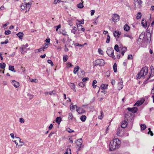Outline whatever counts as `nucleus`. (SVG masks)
<instances>
[{
  "label": "nucleus",
  "mask_w": 154,
  "mask_h": 154,
  "mask_svg": "<svg viewBox=\"0 0 154 154\" xmlns=\"http://www.w3.org/2000/svg\"><path fill=\"white\" fill-rule=\"evenodd\" d=\"M121 144L120 140L118 139H115L110 142L109 145V149L110 151L114 150L118 148L119 145Z\"/></svg>",
  "instance_id": "nucleus-1"
},
{
  "label": "nucleus",
  "mask_w": 154,
  "mask_h": 154,
  "mask_svg": "<svg viewBox=\"0 0 154 154\" xmlns=\"http://www.w3.org/2000/svg\"><path fill=\"white\" fill-rule=\"evenodd\" d=\"M148 68L147 67L145 66L143 68L140 72L138 73L136 76L137 79H139L142 77L144 78L145 76L148 73Z\"/></svg>",
  "instance_id": "nucleus-2"
},
{
  "label": "nucleus",
  "mask_w": 154,
  "mask_h": 154,
  "mask_svg": "<svg viewBox=\"0 0 154 154\" xmlns=\"http://www.w3.org/2000/svg\"><path fill=\"white\" fill-rule=\"evenodd\" d=\"M105 63L104 60L103 59H97L94 62L93 66H95L98 65L103 66H104Z\"/></svg>",
  "instance_id": "nucleus-3"
},
{
  "label": "nucleus",
  "mask_w": 154,
  "mask_h": 154,
  "mask_svg": "<svg viewBox=\"0 0 154 154\" xmlns=\"http://www.w3.org/2000/svg\"><path fill=\"white\" fill-rule=\"evenodd\" d=\"M133 114L130 112H128L125 115V120L127 121L128 122H131L130 121L132 120L133 118Z\"/></svg>",
  "instance_id": "nucleus-4"
},
{
  "label": "nucleus",
  "mask_w": 154,
  "mask_h": 154,
  "mask_svg": "<svg viewBox=\"0 0 154 154\" xmlns=\"http://www.w3.org/2000/svg\"><path fill=\"white\" fill-rule=\"evenodd\" d=\"M106 53L110 57H112L113 58H114V57L115 59V58L114 55V50L112 48L108 47L106 51Z\"/></svg>",
  "instance_id": "nucleus-5"
},
{
  "label": "nucleus",
  "mask_w": 154,
  "mask_h": 154,
  "mask_svg": "<svg viewBox=\"0 0 154 154\" xmlns=\"http://www.w3.org/2000/svg\"><path fill=\"white\" fill-rule=\"evenodd\" d=\"M127 109L132 114L136 112L137 111V108L135 107L133 108L128 107Z\"/></svg>",
  "instance_id": "nucleus-6"
},
{
  "label": "nucleus",
  "mask_w": 154,
  "mask_h": 154,
  "mask_svg": "<svg viewBox=\"0 0 154 154\" xmlns=\"http://www.w3.org/2000/svg\"><path fill=\"white\" fill-rule=\"evenodd\" d=\"M119 16L116 14H114L112 17V20L114 22H116L119 21Z\"/></svg>",
  "instance_id": "nucleus-7"
},
{
  "label": "nucleus",
  "mask_w": 154,
  "mask_h": 154,
  "mask_svg": "<svg viewBox=\"0 0 154 154\" xmlns=\"http://www.w3.org/2000/svg\"><path fill=\"white\" fill-rule=\"evenodd\" d=\"M144 101L145 99L144 98H142L140 100L137 101L134 106L136 105L137 106H139L142 105L144 102Z\"/></svg>",
  "instance_id": "nucleus-8"
},
{
  "label": "nucleus",
  "mask_w": 154,
  "mask_h": 154,
  "mask_svg": "<svg viewBox=\"0 0 154 154\" xmlns=\"http://www.w3.org/2000/svg\"><path fill=\"white\" fill-rule=\"evenodd\" d=\"M75 142L77 146H80V147L79 149L81 147V146L82 145V139L80 138L78 139L77 140H76V141Z\"/></svg>",
  "instance_id": "nucleus-9"
},
{
  "label": "nucleus",
  "mask_w": 154,
  "mask_h": 154,
  "mask_svg": "<svg viewBox=\"0 0 154 154\" xmlns=\"http://www.w3.org/2000/svg\"><path fill=\"white\" fill-rule=\"evenodd\" d=\"M128 122L125 120L122 121V123L121 127L122 128H126L128 125Z\"/></svg>",
  "instance_id": "nucleus-10"
},
{
  "label": "nucleus",
  "mask_w": 154,
  "mask_h": 154,
  "mask_svg": "<svg viewBox=\"0 0 154 154\" xmlns=\"http://www.w3.org/2000/svg\"><path fill=\"white\" fill-rule=\"evenodd\" d=\"M76 111L79 114H82L85 112V110L80 107L78 108V109H76Z\"/></svg>",
  "instance_id": "nucleus-11"
},
{
  "label": "nucleus",
  "mask_w": 154,
  "mask_h": 154,
  "mask_svg": "<svg viewBox=\"0 0 154 154\" xmlns=\"http://www.w3.org/2000/svg\"><path fill=\"white\" fill-rule=\"evenodd\" d=\"M153 67L152 66H150V68L151 71V72H149V77L148 78H147L146 79V80L144 82V83L146 81H148L149 79V78H150V77H153L154 76L153 74H152Z\"/></svg>",
  "instance_id": "nucleus-12"
},
{
  "label": "nucleus",
  "mask_w": 154,
  "mask_h": 154,
  "mask_svg": "<svg viewBox=\"0 0 154 154\" xmlns=\"http://www.w3.org/2000/svg\"><path fill=\"white\" fill-rule=\"evenodd\" d=\"M122 130V128L120 127H118L117 129L116 134L118 136L121 135V132Z\"/></svg>",
  "instance_id": "nucleus-13"
},
{
  "label": "nucleus",
  "mask_w": 154,
  "mask_h": 154,
  "mask_svg": "<svg viewBox=\"0 0 154 154\" xmlns=\"http://www.w3.org/2000/svg\"><path fill=\"white\" fill-rule=\"evenodd\" d=\"M12 84L16 88L19 87L20 86L19 82L15 80L12 81Z\"/></svg>",
  "instance_id": "nucleus-14"
},
{
  "label": "nucleus",
  "mask_w": 154,
  "mask_h": 154,
  "mask_svg": "<svg viewBox=\"0 0 154 154\" xmlns=\"http://www.w3.org/2000/svg\"><path fill=\"white\" fill-rule=\"evenodd\" d=\"M121 32L119 31H115L113 32L114 35L115 37L118 36V38H119V36L121 34Z\"/></svg>",
  "instance_id": "nucleus-15"
},
{
  "label": "nucleus",
  "mask_w": 154,
  "mask_h": 154,
  "mask_svg": "<svg viewBox=\"0 0 154 154\" xmlns=\"http://www.w3.org/2000/svg\"><path fill=\"white\" fill-rule=\"evenodd\" d=\"M17 35L20 39L22 40L23 39V37L24 35V34L23 32H20L17 33Z\"/></svg>",
  "instance_id": "nucleus-16"
},
{
  "label": "nucleus",
  "mask_w": 154,
  "mask_h": 154,
  "mask_svg": "<svg viewBox=\"0 0 154 154\" xmlns=\"http://www.w3.org/2000/svg\"><path fill=\"white\" fill-rule=\"evenodd\" d=\"M130 29V27L127 24H125L124 26V29L125 31H128Z\"/></svg>",
  "instance_id": "nucleus-17"
},
{
  "label": "nucleus",
  "mask_w": 154,
  "mask_h": 154,
  "mask_svg": "<svg viewBox=\"0 0 154 154\" xmlns=\"http://www.w3.org/2000/svg\"><path fill=\"white\" fill-rule=\"evenodd\" d=\"M146 36H147V42L149 41V42H150L152 39L151 38V34L150 33V32H149L146 35Z\"/></svg>",
  "instance_id": "nucleus-18"
},
{
  "label": "nucleus",
  "mask_w": 154,
  "mask_h": 154,
  "mask_svg": "<svg viewBox=\"0 0 154 154\" xmlns=\"http://www.w3.org/2000/svg\"><path fill=\"white\" fill-rule=\"evenodd\" d=\"M108 85H105L104 84H102L100 85V88L102 90H105L107 88Z\"/></svg>",
  "instance_id": "nucleus-19"
},
{
  "label": "nucleus",
  "mask_w": 154,
  "mask_h": 154,
  "mask_svg": "<svg viewBox=\"0 0 154 154\" xmlns=\"http://www.w3.org/2000/svg\"><path fill=\"white\" fill-rule=\"evenodd\" d=\"M61 121L62 119L60 117H57L56 119V121L58 124H60Z\"/></svg>",
  "instance_id": "nucleus-20"
},
{
  "label": "nucleus",
  "mask_w": 154,
  "mask_h": 154,
  "mask_svg": "<svg viewBox=\"0 0 154 154\" xmlns=\"http://www.w3.org/2000/svg\"><path fill=\"white\" fill-rule=\"evenodd\" d=\"M86 119V117L85 115H82L80 117L81 120L83 122H84L85 121Z\"/></svg>",
  "instance_id": "nucleus-21"
},
{
  "label": "nucleus",
  "mask_w": 154,
  "mask_h": 154,
  "mask_svg": "<svg viewBox=\"0 0 154 154\" xmlns=\"http://www.w3.org/2000/svg\"><path fill=\"white\" fill-rule=\"evenodd\" d=\"M6 66V64L5 63H0V68L2 69H4Z\"/></svg>",
  "instance_id": "nucleus-22"
},
{
  "label": "nucleus",
  "mask_w": 154,
  "mask_h": 154,
  "mask_svg": "<svg viewBox=\"0 0 154 154\" xmlns=\"http://www.w3.org/2000/svg\"><path fill=\"white\" fill-rule=\"evenodd\" d=\"M68 56L66 55H64L63 56V60L64 62L67 61L68 59Z\"/></svg>",
  "instance_id": "nucleus-23"
},
{
  "label": "nucleus",
  "mask_w": 154,
  "mask_h": 154,
  "mask_svg": "<svg viewBox=\"0 0 154 154\" xmlns=\"http://www.w3.org/2000/svg\"><path fill=\"white\" fill-rule=\"evenodd\" d=\"M127 50V48L126 47H123L122 48V56H123L124 54V53Z\"/></svg>",
  "instance_id": "nucleus-24"
},
{
  "label": "nucleus",
  "mask_w": 154,
  "mask_h": 154,
  "mask_svg": "<svg viewBox=\"0 0 154 154\" xmlns=\"http://www.w3.org/2000/svg\"><path fill=\"white\" fill-rule=\"evenodd\" d=\"M9 70L13 72H16V71L14 69V66L10 65L9 67Z\"/></svg>",
  "instance_id": "nucleus-25"
},
{
  "label": "nucleus",
  "mask_w": 154,
  "mask_h": 154,
  "mask_svg": "<svg viewBox=\"0 0 154 154\" xmlns=\"http://www.w3.org/2000/svg\"><path fill=\"white\" fill-rule=\"evenodd\" d=\"M123 82H120L119 83L118 87L119 88V90L121 89L123 87Z\"/></svg>",
  "instance_id": "nucleus-26"
},
{
  "label": "nucleus",
  "mask_w": 154,
  "mask_h": 154,
  "mask_svg": "<svg viewBox=\"0 0 154 154\" xmlns=\"http://www.w3.org/2000/svg\"><path fill=\"white\" fill-rule=\"evenodd\" d=\"M79 69V66H77L76 67H75L74 68V70L73 71V72L74 74H75L78 71Z\"/></svg>",
  "instance_id": "nucleus-27"
},
{
  "label": "nucleus",
  "mask_w": 154,
  "mask_h": 154,
  "mask_svg": "<svg viewBox=\"0 0 154 154\" xmlns=\"http://www.w3.org/2000/svg\"><path fill=\"white\" fill-rule=\"evenodd\" d=\"M143 26L144 27H146L147 26V24L146 21H144L143 20H142L141 22Z\"/></svg>",
  "instance_id": "nucleus-28"
},
{
  "label": "nucleus",
  "mask_w": 154,
  "mask_h": 154,
  "mask_svg": "<svg viewBox=\"0 0 154 154\" xmlns=\"http://www.w3.org/2000/svg\"><path fill=\"white\" fill-rule=\"evenodd\" d=\"M137 15L136 17L137 19L138 20L140 19L142 16L141 12H138Z\"/></svg>",
  "instance_id": "nucleus-29"
},
{
  "label": "nucleus",
  "mask_w": 154,
  "mask_h": 154,
  "mask_svg": "<svg viewBox=\"0 0 154 154\" xmlns=\"http://www.w3.org/2000/svg\"><path fill=\"white\" fill-rule=\"evenodd\" d=\"M73 118V115L71 113H69V116H68V120L69 121H70L72 120Z\"/></svg>",
  "instance_id": "nucleus-30"
},
{
  "label": "nucleus",
  "mask_w": 154,
  "mask_h": 154,
  "mask_svg": "<svg viewBox=\"0 0 154 154\" xmlns=\"http://www.w3.org/2000/svg\"><path fill=\"white\" fill-rule=\"evenodd\" d=\"M77 7L79 8H82L84 7V6L82 3H80L77 5Z\"/></svg>",
  "instance_id": "nucleus-31"
},
{
  "label": "nucleus",
  "mask_w": 154,
  "mask_h": 154,
  "mask_svg": "<svg viewBox=\"0 0 154 154\" xmlns=\"http://www.w3.org/2000/svg\"><path fill=\"white\" fill-rule=\"evenodd\" d=\"M114 49L117 52H119V47L117 45H116L114 47Z\"/></svg>",
  "instance_id": "nucleus-32"
},
{
  "label": "nucleus",
  "mask_w": 154,
  "mask_h": 154,
  "mask_svg": "<svg viewBox=\"0 0 154 154\" xmlns=\"http://www.w3.org/2000/svg\"><path fill=\"white\" fill-rule=\"evenodd\" d=\"M141 130H144L146 128V126L145 124H141L140 125Z\"/></svg>",
  "instance_id": "nucleus-33"
},
{
  "label": "nucleus",
  "mask_w": 154,
  "mask_h": 154,
  "mask_svg": "<svg viewBox=\"0 0 154 154\" xmlns=\"http://www.w3.org/2000/svg\"><path fill=\"white\" fill-rule=\"evenodd\" d=\"M113 70L114 72H117V64L116 63H115L113 66Z\"/></svg>",
  "instance_id": "nucleus-34"
},
{
  "label": "nucleus",
  "mask_w": 154,
  "mask_h": 154,
  "mask_svg": "<svg viewBox=\"0 0 154 154\" xmlns=\"http://www.w3.org/2000/svg\"><path fill=\"white\" fill-rule=\"evenodd\" d=\"M66 151L64 154H71V150L70 148L67 149Z\"/></svg>",
  "instance_id": "nucleus-35"
},
{
  "label": "nucleus",
  "mask_w": 154,
  "mask_h": 154,
  "mask_svg": "<svg viewBox=\"0 0 154 154\" xmlns=\"http://www.w3.org/2000/svg\"><path fill=\"white\" fill-rule=\"evenodd\" d=\"M110 37L109 35H107L106 40V42L107 43H109L110 40Z\"/></svg>",
  "instance_id": "nucleus-36"
},
{
  "label": "nucleus",
  "mask_w": 154,
  "mask_h": 154,
  "mask_svg": "<svg viewBox=\"0 0 154 154\" xmlns=\"http://www.w3.org/2000/svg\"><path fill=\"white\" fill-rule=\"evenodd\" d=\"M124 36L128 37L131 39L133 38V37L131 35L127 34H124Z\"/></svg>",
  "instance_id": "nucleus-37"
},
{
  "label": "nucleus",
  "mask_w": 154,
  "mask_h": 154,
  "mask_svg": "<svg viewBox=\"0 0 154 154\" xmlns=\"http://www.w3.org/2000/svg\"><path fill=\"white\" fill-rule=\"evenodd\" d=\"M75 106L76 107V108L77 107V106H76V105H73L72 106H71V105L70 106V110H71L72 111H73L75 109Z\"/></svg>",
  "instance_id": "nucleus-38"
},
{
  "label": "nucleus",
  "mask_w": 154,
  "mask_h": 154,
  "mask_svg": "<svg viewBox=\"0 0 154 154\" xmlns=\"http://www.w3.org/2000/svg\"><path fill=\"white\" fill-rule=\"evenodd\" d=\"M71 88L73 89V90L75 91H76L75 89V85L74 84L71 83Z\"/></svg>",
  "instance_id": "nucleus-39"
},
{
  "label": "nucleus",
  "mask_w": 154,
  "mask_h": 154,
  "mask_svg": "<svg viewBox=\"0 0 154 154\" xmlns=\"http://www.w3.org/2000/svg\"><path fill=\"white\" fill-rule=\"evenodd\" d=\"M56 94V92L55 91L53 90L51 91H50L49 92V94L51 95H55Z\"/></svg>",
  "instance_id": "nucleus-40"
},
{
  "label": "nucleus",
  "mask_w": 154,
  "mask_h": 154,
  "mask_svg": "<svg viewBox=\"0 0 154 154\" xmlns=\"http://www.w3.org/2000/svg\"><path fill=\"white\" fill-rule=\"evenodd\" d=\"M77 21L79 22V23H80V24H84V20L82 19L80 21L78 20H77Z\"/></svg>",
  "instance_id": "nucleus-41"
},
{
  "label": "nucleus",
  "mask_w": 154,
  "mask_h": 154,
  "mask_svg": "<svg viewBox=\"0 0 154 154\" xmlns=\"http://www.w3.org/2000/svg\"><path fill=\"white\" fill-rule=\"evenodd\" d=\"M135 2H137L138 4L141 5V4H142V2L141 0H134Z\"/></svg>",
  "instance_id": "nucleus-42"
},
{
  "label": "nucleus",
  "mask_w": 154,
  "mask_h": 154,
  "mask_svg": "<svg viewBox=\"0 0 154 154\" xmlns=\"http://www.w3.org/2000/svg\"><path fill=\"white\" fill-rule=\"evenodd\" d=\"M79 85L80 86H81V87H83L84 85H85V83H83V82H80L79 84Z\"/></svg>",
  "instance_id": "nucleus-43"
},
{
  "label": "nucleus",
  "mask_w": 154,
  "mask_h": 154,
  "mask_svg": "<svg viewBox=\"0 0 154 154\" xmlns=\"http://www.w3.org/2000/svg\"><path fill=\"white\" fill-rule=\"evenodd\" d=\"M11 33V31L9 30H8L7 31H5V34L6 35H8Z\"/></svg>",
  "instance_id": "nucleus-44"
},
{
  "label": "nucleus",
  "mask_w": 154,
  "mask_h": 154,
  "mask_svg": "<svg viewBox=\"0 0 154 154\" xmlns=\"http://www.w3.org/2000/svg\"><path fill=\"white\" fill-rule=\"evenodd\" d=\"M47 62L48 63L50 64L52 66H53L54 64L51 60L49 59L48 60Z\"/></svg>",
  "instance_id": "nucleus-45"
},
{
  "label": "nucleus",
  "mask_w": 154,
  "mask_h": 154,
  "mask_svg": "<svg viewBox=\"0 0 154 154\" xmlns=\"http://www.w3.org/2000/svg\"><path fill=\"white\" fill-rule=\"evenodd\" d=\"M100 112H101V116H99L98 117V118L99 119H102V118H103V116H102L103 114V111H101Z\"/></svg>",
  "instance_id": "nucleus-46"
},
{
  "label": "nucleus",
  "mask_w": 154,
  "mask_h": 154,
  "mask_svg": "<svg viewBox=\"0 0 154 154\" xmlns=\"http://www.w3.org/2000/svg\"><path fill=\"white\" fill-rule=\"evenodd\" d=\"M15 137L16 138H17L18 140H19L20 143H22L23 144H24V143L23 141H21L20 138V137Z\"/></svg>",
  "instance_id": "nucleus-47"
},
{
  "label": "nucleus",
  "mask_w": 154,
  "mask_h": 154,
  "mask_svg": "<svg viewBox=\"0 0 154 154\" xmlns=\"http://www.w3.org/2000/svg\"><path fill=\"white\" fill-rule=\"evenodd\" d=\"M67 131H68V132L69 133H71L72 132H73L74 131L73 130H72L71 129L69 128H68L67 129Z\"/></svg>",
  "instance_id": "nucleus-48"
},
{
  "label": "nucleus",
  "mask_w": 154,
  "mask_h": 154,
  "mask_svg": "<svg viewBox=\"0 0 154 154\" xmlns=\"http://www.w3.org/2000/svg\"><path fill=\"white\" fill-rule=\"evenodd\" d=\"M8 42V39H7L5 42H1V44H6Z\"/></svg>",
  "instance_id": "nucleus-49"
},
{
  "label": "nucleus",
  "mask_w": 154,
  "mask_h": 154,
  "mask_svg": "<svg viewBox=\"0 0 154 154\" xmlns=\"http://www.w3.org/2000/svg\"><path fill=\"white\" fill-rule=\"evenodd\" d=\"M98 52L100 54H103V51L100 48H99L98 49Z\"/></svg>",
  "instance_id": "nucleus-50"
},
{
  "label": "nucleus",
  "mask_w": 154,
  "mask_h": 154,
  "mask_svg": "<svg viewBox=\"0 0 154 154\" xmlns=\"http://www.w3.org/2000/svg\"><path fill=\"white\" fill-rule=\"evenodd\" d=\"M88 79L89 78L88 77L83 78L82 79V81L83 82H85L88 80Z\"/></svg>",
  "instance_id": "nucleus-51"
},
{
  "label": "nucleus",
  "mask_w": 154,
  "mask_h": 154,
  "mask_svg": "<svg viewBox=\"0 0 154 154\" xmlns=\"http://www.w3.org/2000/svg\"><path fill=\"white\" fill-rule=\"evenodd\" d=\"M133 56L131 54H129L128 55V60H130L133 58Z\"/></svg>",
  "instance_id": "nucleus-52"
},
{
  "label": "nucleus",
  "mask_w": 154,
  "mask_h": 154,
  "mask_svg": "<svg viewBox=\"0 0 154 154\" xmlns=\"http://www.w3.org/2000/svg\"><path fill=\"white\" fill-rule=\"evenodd\" d=\"M86 43H85V44L83 45H81V44H79L78 43H76L75 44V45L76 46H80V47H81V46H84L85 44H86Z\"/></svg>",
  "instance_id": "nucleus-53"
},
{
  "label": "nucleus",
  "mask_w": 154,
  "mask_h": 154,
  "mask_svg": "<svg viewBox=\"0 0 154 154\" xmlns=\"http://www.w3.org/2000/svg\"><path fill=\"white\" fill-rule=\"evenodd\" d=\"M44 49H45V48L43 47L40 48L38 49V52H40L42 51H44Z\"/></svg>",
  "instance_id": "nucleus-54"
},
{
  "label": "nucleus",
  "mask_w": 154,
  "mask_h": 154,
  "mask_svg": "<svg viewBox=\"0 0 154 154\" xmlns=\"http://www.w3.org/2000/svg\"><path fill=\"white\" fill-rule=\"evenodd\" d=\"M56 27V30L57 31L58 30V29L60 28L61 25L60 24L58 25V26H55Z\"/></svg>",
  "instance_id": "nucleus-55"
},
{
  "label": "nucleus",
  "mask_w": 154,
  "mask_h": 154,
  "mask_svg": "<svg viewBox=\"0 0 154 154\" xmlns=\"http://www.w3.org/2000/svg\"><path fill=\"white\" fill-rule=\"evenodd\" d=\"M147 134H150L151 136H152L153 135V133L151 131H148L147 133Z\"/></svg>",
  "instance_id": "nucleus-56"
},
{
  "label": "nucleus",
  "mask_w": 154,
  "mask_h": 154,
  "mask_svg": "<svg viewBox=\"0 0 154 154\" xmlns=\"http://www.w3.org/2000/svg\"><path fill=\"white\" fill-rule=\"evenodd\" d=\"M20 122L21 123H23L24 122V120L23 119L20 118Z\"/></svg>",
  "instance_id": "nucleus-57"
},
{
  "label": "nucleus",
  "mask_w": 154,
  "mask_h": 154,
  "mask_svg": "<svg viewBox=\"0 0 154 154\" xmlns=\"http://www.w3.org/2000/svg\"><path fill=\"white\" fill-rule=\"evenodd\" d=\"M151 94H154V83L153 84V87L151 91Z\"/></svg>",
  "instance_id": "nucleus-58"
},
{
  "label": "nucleus",
  "mask_w": 154,
  "mask_h": 154,
  "mask_svg": "<svg viewBox=\"0 0 154 154\" xmlns=\"http://www.w3.org/2000/svg\"><path fill=\"white\" fill-rule=\"evenodd\" d=\"M38 82V80L37 79H32L31 81L32 82H34L36 83Z\"/></svg>",
  "instance_id": "nucleus-59"
},
{
  "label": "nucleus",
  "mask_w": 154,
  "mask_h": 154,
  "mask_svg": "<svg viewBox=\"0 0 154 154\" xmlns=\"http://www.w3.org/2000/svg\"><path fill=\"white\" fill-rule=\"evenodd\" d=\"M65 47L64 51L65 52L68 51H69V49L67 48L66 46V45H65Z\"/></svg>",
  "instance_id": "nucleus-60"
},
{
  "label": "nucleus",
  "mask_w": 154,
  "mask_h": 154,
  "mask_svg": "<svg viewBox=\"0 0 154 154\" xmlns=\"http://www.w3.org/2000/svg\"><path fill=\"white\" fill-rule=\"evenodd\" d=\"M76 24L77 25V27L78 28V29L79 28V27H80L81 26H82V25H81V24H80V23H76Z\"/></svg>",
  "instance_id": "nucleus-61"
},
{
  "label": "nucleus",
  "mask_w": 154,
  "mask_h": 154,
  "mask_svg": "<svg viewBox=\"0 0 154 154\" xmlns=\"http://www.w3.org/2000/svg\"><path fill=\"white\" fill-rule=\"evenodd\" d=\"M53 127V125L52 124H51L48 127L49 130H51L52 128Z\"/></svg>",
  "instance_id": "nucleus-62"
},
{
  "label": "nucleus",
  "mask_w": 154,
  "mask_h": 154,
  "mask_svg": "<svg viewBox=\"0 0 154 154\" xmlns=\"http://www.w3.org/2000/svg\"><path fill=\"white\" fill-rule=\"evenodd\" d=\"M116 83L115 81L114 80L112 79L111 81V83L112 85H114Z\"/></svg>",
  "instance_id": "nucleus-63"
},
{
  "label": "nucleus",
  "mask_w": 154,
  "mask_h": 154,
  "mask_svg": "<svg viewBox=\"0 0 154 154\" xmlns=\"http://www.w3.org/2000/svg\"><path fill=\"white\" fill-rule=\"evenodd\" d=\"M28 96H29L30 99H31L33 98V95H32L31 94H29Z\"/></svg>",
  "instance_id": "nucleus-64"
}]
</instances>
